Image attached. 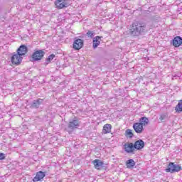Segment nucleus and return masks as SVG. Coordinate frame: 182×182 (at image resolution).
<instances>
[{
  "instance_id": "nucleus-15",
  "label": "nucleus",
  "mask_w": 182,
  "mask_h": 182,
  "mask_svg": "<svg viewBox=\"0 0 182 182\" xmlns=\"http://www.w3.org/2000/svg\"><path fill=\"white\" fill-rule=\"evenodd\" d=\"M102 38L99 36H97L95 38H93V46H99L100 43L102 42Z\"/></svg>"
},
{
  "instance_id": "nucleus-27",
  "label": "nucleus",
  "mask_w": 182,
  "mask_h": 182,
  "mask_svg": "<svg viewBox=\"0 0 182 182\" xmlns=\"http://www.w3.org/2000/svg\"><path fill=\"white\" fill-rule=\"evenodd\" d=\"M21 46H25L24 45H21Z\"/></svg>"
},
{
  "instance_id": "nucleus-21",
  "label": "nucleus",
  "mask_w": 182,
  "mask_h": 182,
  "mask_svg": "<svg viewBox=\"0 0 182 182\" xmlns=\"http://www.w3.org/2000/svg\"><path fill=\"white\" fill-rule=\"evenodd\" d=\"M55 54L50 55L47 58H46L45 65H49L53 59H55Z\"/></svg>"
},
{
  "instance_id": "nucleus-14",
  "label": "nucleus",
  "mask_w": 182,
  "mask_h": 182,
  "mask_svg": "<svg viewBox=\"0 0 182 182\" xmlns=\"http://www.w3.org/2000/svg\"><path fill=\"white\" fill-rule=\"evenodd\" d=\"M112 132V124H106L103 127L102 133L104 134H107V133H110Z\"/></svg>"
},
{
  "instance_id": "nucleus-12",
  "label": "nucleus",
  "mask_w": 182,
  "mask_h": 182,
  "mask_svg": "<svg viewBox=\"0 0 182 182\" xmlns=\"http://www.w3.org/2000/svg\"><path fill=\"white\" fill-rule=\"evenodd\" d=\"M92 164L94 165V167L97 168V170H100L103 167V165L105 164L102 161H101L99 159H95L92 161Z\"/></svg>"
},
{
  "instance_id": "nucleus-1",
  "label": "nucleus",
  "mask_w": 182,
  "mask_h": 182,
  "mask_svg": "<svg viewBox=\"0 0 182 182\" xmlns=\"http://www.w3.org/2000/svg\"><path fill=\"white\" fill-rule=\"evenodd\" d=\"M146 31V23L135 21L130 26L129 33L132 36H139Z\"/></svg>"
},
{
  "instance_id": "nucleus-7",
  "label": "nucleus",
  "mask_w": 182,
  "mask_h": 182,
  "mask_svg": "<svg viewBox=\"0 0 182 182\" xmlns=\"http://www.w3.org/2000/svg\"><path fill=\"white\" fill-rule=\"evenodd\" d=\"M124 149L127 153H133L135 149L134 144H133V143H129V142L126 143L124 145Z\"/></svg>"
},
{
  "instance_id": "nucleus-18",
  "label": "nucleus",
  "mask_w": 182,
  "mask_h": 182,
  "mask_svg": "<svg viewBox=\"0 0 182 182\" xmlns=\"http://www.w3.org/2000/svg\"><path fill=\"white\" fill-rule=\"evenodd\" d=\"M136 166V162H134V160L129 159L127 161V168H133V167Z\"/></svg>"
},
{
  "instance_id": "nucleus-24",
  "label": "nucleus",
  "mask_w": 182,
  "mask_h": 182,
  "mask_svg": "<svg viewBox=\"0 0 182 182\" xmlns=\"http://www.w3.org/2000/svg\"><path fill=\"white\" fill-rule=\"evenodd\" d=\"M74 50H79L80 49H82V46L79 47V46H73V47Z\"/></svg>"
},
{
  "instance_id": "nucleus-17",
  "label": "nucleus",
  "mask_w": 182,
  "mask_h": 182,
  "mask_svg": "<svg viewBox=\"0 0 182 182\" xmlns=\"http://www.w3.org/2000/svg\"><path fill=\"white\" fill-rule=\"evenodd\" d=\"M175 110L177 113H181L182 112V100H180L178 101V103L175 107Z\"/></svg>"
},
{
  "instance_id": "nucleus-23",
  "label": "nucleus",
  "mask_w": 182,
  "mask_h": 182,
  "mask_svg": "<svg viewBox=\"0 0 182 182\" xmlns=\"http://www.w3.org/2000/svg\"><path fill=\"white\" fill-rule=\"evenodd\" d=\"M93 34H94L93 31H88L87 33V36H90V38L93 36Z\"/></svg>"
},
{
  "instance_id": "nucleus-22",
  "label": "nucleus",
  "mask_w": 182,
  "mask_h": 182,
  "mask_svg": "<svg viewBox=\"0 0 182 182\" xmlns=\"http://www.w3.org/2000/svg\"><path fill=\"white\" fill-rule=\"evenodd\" d=\"M125 136L129 139H132V137H133V132L131 129H127L125 132Z\"/></svg>"
},
{
  "instance_id": "nucleus-13",
  "label": "nucleus",
  "mask_w": 182,
  "mask_h": 182,
  "mask_svg": "<svg viewBox=\"0 0 182 182\" xmlns=\"http://www.w3.org/2000/svg\"><path fill=\"white\" fill-rule=\"evenodd\" d=\"M173 46H182V38L180 36H176L173 40Z\"/></svg>"
},
{
  "instance_id": "nucleus-19",
  "label": "nucleus",
  "mask_w": 182,
  "mask_h": 182,
  "mask_svg": "<svg viewBox=\"0 0 182 182\" xmlns=\"http://www.w3.org/2000/svg\"><path fill=\"white\" fill-rule=\"evenodd\" d=\"M73 46H83V40L80 38H75Z\"/></svg>"
},
{
  "instance_id": "nucleus-3",
  "label": "nucleus",
  "mask_w": 182,
  "mask_h": 182,
  "mask_svg": "<svg viewBox=\"0 0 182 182\" xmlns=\"http://www.w3.org/2000/svg\"><path fill=\"white\" fill-rule=\"evenodd\" d=\"M80 126V122H79V120H77V118L75 117L73 121L69 122L68 129H66V131L70 134H72L75 129H77V127H79Z\"/></svg>"
},
{
  "instance_id": "nucleus-16",
  "label": "nucleus",
  "mask_w": 182,
  "mask_h": 182,
  "mask_svg": "<svg viewBox=\"0 0 182 182\" xmlns=\"http://www.w3.org/2000/svg\"><path fill=\"white\" fill-rule=\"evenodd\" d=\"M139 123L141 124V126H147V124H149V118L142 117L139 119Z\"/></svg>"
},
{
  "instance_id": "nucleus-6",
  "label": "nucleus",
  "mask_w": 182,
  "mask_h": 182,
  "mask_svg": "<svg viewBox=\"0 0 182 182\" xmlns=\"http://www.w3.org/2000/svg\"><path fill=\"white\" fill-rule=\"evenodd\" d=\"M54 4L57 9H63V8H68L69 6L68 0H55Z\"/></svg>"
},
{
  "instance_id": "nucleus-11",
  "label": "nucleus",
  "mask_w": 182,
  "mask_h": 182,
  "mask_svg": "<svg viewBox=\"0 0 182 182\" xmlns=\"http://www.w3.org/2000/svg\"><path fill=\"white\" fill-rule=\"evenodd\" d=\"M134 146L136 150H141V149L144 147V141L141 139H139L134 144Z\"/></svg>"
},
{
  "instance_id": "nucleus-9",
  "label": "nucleus",
  "mask_w": 182,
  "mask_h": 182,
  "mask_svg": "<svg viewBox=\"0 0 182 182\" xmlns=\"http://www.w3.org/2000/svg\"><path fill=\"white\" fill-rule=\"evenodd\" d=\"M45 176H46L45 172L40 171L36 173V176L33 179V182L41 181V180H43Z\"/></svg>"
},
{
  "instance_id": "nucleus-4",
  "label": "nucleus",
  "mask_w": 182,
  "mask_h": 182,
  "mask_svg": "<svg viewBox=\"0 0 182 182\" xmlns=\"http://www.w3.org/2000/svg\"><path fill=\"white\" fill-rule=\"evenodd\" d=\"M43 56H45V50H35L31 55V58L33 62H39V60H42L43 59Z\"/></svg>"
},
{
  "instance_id": "nucleus-26",
  "label": "nucleus",
  "mask_w": 182,
  "mask_h": 182,
  "mask_svg": "<svg viewBox=\"0 0 182 182\" xmlns=\"http://www.w3.org/2000/svg\"><path fill=\"white\" fill-rule=\"evenodd\" d=\"M94 49H96V48H97V46H93Z\"/></svg>"
},
{
  "instance_id": "nucleus-5",
  "label": "nucleus",
  "mask_w": 182,
  "mask_h": 182,
  "mask_svg": "<svg viewBox=\"0 0 182 182\" xmlns=\"http://www.w3.org/2000/svg\"><path fill=\"white\" fill-rule=\"evenodd\" d=\"M181 169V166L177 165L173 162H170L168 167L165 169V171L166 173H178Z\"/></svg>"
},
{
  "instance_id": "nucleus-20",
  "label": "nucleus",
  "mask_w": 182,
  "mask_h": 182,
  "mask_svg": "<svg viewBox=\"0 0 182 182\" xmlns=\"http://www.w3.org/2000/svg\"><path fill=\"white\" fill-rule=\"evenodd\" d=\"M159 119L162 123H164V122L168 120V115L167 114H162L160 115Z\"/></svg>"
},
{
  "instance_id": "nucleus-8",
  "label": "nucleus",
  "mask_w": 182,
  "mask_h": 182,
  "mask_svg": "<svg viewBox=\"0 0 182 182\" xmlns=\"http://www.w3.org/2000/svg\"><path fill=\"white\" fill-rule=\"evenodd\" d=\"M42 103H43V99L38 98L37 100H34L31 103V107L32 109H39V107Z\"/></svg>"
},
{
  "instance_id": "nucleus-25",
  "label": "nucleus",
  "mask_w": 182,
  "mask_h": 182,
  "mask_svg": "<svg viewBox=\"0 0 182 182\" xmlns=\"http://www.w3.org/2000/svg\"><path fill=\"white\" fill-rule=\"evenodd\" d=\"M5 159V154L3 153L0 154V160H4Z\"/></svg>"
},
{
  "instance_id": "nucleus-2",
  "label": "nucleus",
  "mask_w": 182,
  "mask_h": 182,
  "mask_svg": "<svg viewBox=\"0 0 182 182\" xmlns=\"http://www.w3.org/2000/svg\"><path fill=\"white\" fill-rule=\"evenodd\" d=\"M26 53H28V47L20 46L17 49V53L14 54L11 57V60L12 65H16V66L21 65V63H22L23 59L21 56H23V55H26Z\"/></svg>"
},
{
  "instance_id": "nucleus-10",
  "label": "nucleus",
  "mask_w": 182,
  "mask_h": 182,
  "mask_svg": "<svg viewBox=\"0 0 182 182\" xmlns=\"http://www.w3.org/2000/svg\"><path fill=\"white\" fill-rule=\"evenodd\" d=\"M133 129L136 133H138L139 134L143 133V130L144 129L143 128V125L141 124H139V122H136L133 124Z\"/></svg>"
}]
</instances>
